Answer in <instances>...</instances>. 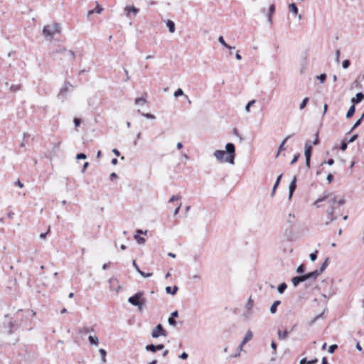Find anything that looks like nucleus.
<instances>
[{
    "instance_id": "1",
    "label": "nucleus",
    "mask_w": 364,
    "mask_h": 364,
    "mask_svg": "<svg viewBox=\"0 0 364 364\" xmlns=\"http://www.w3.org/2000/svg\"><path fill=\"white\" fill-rule=\"evenodd\" d=\"M213 156L220 162H226L233 165L235 158V146L232 143H228L225 145V151L216 150L213 153Z\"/></svg>"
},
{
    "instance_id": "2",
    "label": "nucleus",
    "mask_w": 364,
    "mask_h": 364,
    "mask_svg": "<svg viewBox=\"0 0 364 364\" xmlns=\"http://www.w3.org/2000/svg\"><path fill=\"white\" fill-rule=\"evenodd\" d=\"M328 209L327 210V217L328 220L326 222V225H328L332 221L337 219L338 216L334 215L335 210L341 205H343L345 203L344 198H341L340 200L336 199V196L330 193V197L328 198Z\"/></svg>"
},
{
    "instance_id": "3",
    "label": "nucleus",
    "mask_w": 364,
    "mask_h": 364,
    "mask_svg": "<svg viewBox=\"0 0 364 364\" xmlns=\"http://www.w3.org/2000/svg\"><path fill=\"white\" fill-rule=\"evenodd\" d=\"M144 291H138L134 296L128 299V302L134 306H137L139 311H142L146 299L144 297Z\"/></svg>"
},
{
    "instance_id": "4",
    "label": "nucleus",
    "mask_w": 364,
    "mask_h": 364,
    "mask_svg": "<svg viewBox=\"0 0 364 364\" xmlns=\"http://www.w3.org/2000/svg\"><path fill=\"white\" fill-rule=\"evenodd\" d=\"M60 33V26L57 23L45 26L43 29V34L46 37H53L55 34Z\"/></svg>"
},
{
    "instance_id": "5",
    "label": "nucleus",
    "mask_w": 364,
    "mask_h": 364,
    "mask_svg": "<svg viewBox=\"0 0 364 364\" xmlns=\"http://www.w3.org/2000/svg\"><path fill=\"white\" fill-rule=\"evenodd\" d=\"M72 90V84L69 82H65L60 90V92L58 95V98L61 101H63L67 97L68 93L71 92Z\"/></svg>"
},
{
    "instance_id": "6",
    "label": "nucleus",
    "mask_w": 364,
    "mask_h": 364,
    "mask_svg": "<svg viewBox=\"0 0 364 364\" xmlns=\"http://www.w3.org/2000/svg\"><path fill=\"white\" fill-rule=\"evenodd\" d=\"M254 301L250 299L245 306V311L242 316L245 320H250L254 314Z\"/></svg>"
},
{
    "instance_id": "7",
    "label": "nucleus",
    "mask_w": 364,
    "mask_h": 364,
    "mask_svg": "<svg viewBox=\"0 0 364 364\" xmlns=\"http://www.w3.org/2000/svg\"><path fill=\"white\" fill-rule=\"evenodd\" d=\"M311 279H314V277L311 276V272H309V273H307V274H304V275H301V276H297V277H293L291 279V282H292L294 287H296L301 282H304L306 280Z\"/></svg>"
},
{
    "instance_id": "8",
    "label": "nucleus",
    "mask_w": 364,
    "mask_h": 364,
    "mask_svg": "<svg viewBox=\"0 0 364 364\" xmlns=\"http://www.w3.org/2000/svg\"><path fill=\"white\" fill-rule=\"evenodd\" d=\"M160 336H166V331L162 325L159 323L152 330L151 336L153 338H158Z\"/></svg>"
},
{
    "instance_id": "9",
    "label": "nucleus",
    "mask_w": 364,
    "mask_h": 364,
    "mask_svg": "<svg viewBox=\"0 0 364 364\" xmlns=\"http://www.w3.org/2000/svg\"><path fill=\"white\" fill-rule=\"evenodd\" d=\"M328 264V258H326L319 269H316L311 272V276L314 277V279H316L326 269Z\"/></svg>"
},
{
    "instance_id": "10",
    "label": "nucleus",
    "mask_w": 364,
    "mask_h": 364,
    "mask_svg": "<svg viewBox=\"0 0 364 364\" xmlns=\"http://www.w3.org/2000/svg\"><path fill=\"white\" fill-rule=\"evenodd\" d=\"M60 50L63 51V56L67 58L69 61H73L75 58V53L71 50H67L65 48H60Z\"/></svg>"
},
{
    "instance_id": "11",
    "label": "nucleus",
    "mask_w": 364,
    "mask_h": 364,
    "mask_svg": "<svg viewBox=\"0 0 364 364\" xmlns=\"http://www.w3.org/2000/svg\"><path fill=\"white\" fill-rule=\"evenodd\" d=\"M252 337H253V334H252V331L250 330L247 331L245 336L244 337L242 341L241 342V343L240 344V346L238 347V349L240 350V351L242 350V348H243L244 345L246 343H247L248 341H250V340H252Z\"/></svg>"
},
{
    "instance_id": "12",
    "label": "nucleus",
    "mask_w": 364,
    "mask_h": 364,
    "mask_svg": "<svg viewBox=\"0 0 364 364\" xmlns=\"http://www.w3.org/2000/svg\"><path fill=\"white\" fill-rule=\"evenodd\" d=\"M296 188V178L294 176L289 186V200L291 199L294 192Z\"/></svg>"
},
{
    "instance_id": "13",
    "label": "nucleus",
    "mask_w": 364,
    "mask_h": 364,
    "mask_svg": "<svg viewBox=\"0 0 364 364\" xmlns=\"http://www.w3.org/2000/svg\"><path fill=\"white\" fill-rule=\"evenodd\" d=\"M136 233V234L134 235V239L136 240V242L140 245L144 244V242L146 241L144 237H140L139 235H141V234L146 235L147 230H145L144 232L141 230H137Z\"/></svg>"
},
{
    "instance_id": "14",
    "label": "nucleus",
    "mask_w": 364,
    "mask_h": 364,
    "mask_svg": "<svg viewBox=\"0 0 364 364\" xmlns=\"http://www.w3.org/2000/svg\"><path fill=\"white\" fill-rule=\"evenodd\" d=\"M286 223L289 228H292L295 225V215L294 213H289L286 218Z\"/></svg>"
},
{
    "instance_id": "15",
    "label": "nucleus",
    "mask_w": 364,
    "mask_h": 364,
    "mask_svg": "<svg viewBox=\"0 0 364 364\" xmlns=\"http://www.w3.org/2000/svg\"><path fill=\"white\" fill-rule=\"evenodd\" d=\"M329 197H330V193H328V192L323 193L322 196H321L319 198H318L314 202V205H316L317 208H320L319 203L323 202V201L327 200Z\"/></svg>"
},
{
    "instance_id": "16",
    "label": "nucleus",
    "mask_w": 364,
    "mask_h": 364,
    "mask_svg": "<svg viewBox=\"0 0 364 364\" xmlns=\"http://www.w3.org/2000/svg\"><path fill=\"white\" fill-rule=\"evenodd\" d=\"M124 10L127 11V16L129 17L130 14L132 13L134 15L137 14L139 12V9L134 7V6H127L124 8Z\"/></svg>"
},
{
    "instance_id": "17",
    "label": "nucleus",
    "mask_w": 364,
    "mask_h": 364,
    "mask_svg": "<svg viewBox=\"0 0 364 364\" xmlns=\"http://www.w3.org/2000/svg\"><path fill=\"white\" fill-rule=\"evenodd\" d=\"M274 11H275V6H274V4H271L269 6L268 13L267 14V21L269 23H272V16L274 13Z\"/></svg>"
},
{
    "instance_id": "18",
    "label": "nucleus",
    "mask_w": 364,
    "mask_h": 364,
    "mask_svg": "<svg viewBox=\"0 0 364 364\" xmlns=\"http://www.w3.org/2000/svg\"><path fill=\"white\" fill-rule=\"evenodd\" d=\"M364 99V95L362 92H358L356 94L355 97L351 99V102L353 104L360 103Z\"/></svg>"
},
{
    "instance_id": "19",
    "label": "nucleus",
    "mask_w": 364,
    "mask_h": 364,
    "mask_svg": "<svg viewBox=\"0 0 364 364\" xmlns=\"http://www.w3.org/2000/svg\"><path fill=\"white\" fill-rule=\"evenodd\" d=\"M311 151H312V145L306 143L305 144V150H304V154L306 158H311Z\"/></svg>"
},
{
    "instance_id": "20",
    "label": "nucleus",
    "mask_w": 364,
    "mask_h": 364,
    "mask_svg": "<svg viewBox=\"0 0 364 364\" xmlns=\"http://www.w3.org/2000/svg\"><path fill=\"white\" fill-rule=\"evenodd\" d=\"M291 135H289L287 136L283 141L281 143L280 146H279V149H278V152L276 155V157H278L279 155V153L282 151H284L286 149V147L284 146V144L285 143L287 142V141L291 137Z\"/></svg>"
},
{
    "instance_id": "21",
    "label": "nucleus",
    "mask_w": 364,
    "mask_h": 364,
    "mask_svg": "<svg viewBox=\"0 0 364 364\" xmlns=\"http://www.w3.org/2000/svg\"><path fill=\"white\" fill-rule=\"evenodd\" d=\"M109 284H110V289L112 291H115L116 292H119V289H121V287L120 286H117V287H115L114 286V283H117V279H109Z\"/></svg>"
},
{
    "instance_id": "22",
    "label": "nucleus",
    "mask_w": 364,
    "mask_h": 364,
    "mask_svg": "<svg viewBox=\"0 0 364 364\" xmlns=\"http://www.w3.org/2000/svg\"><path fill=\"white\" fill-rule=\"evenodd\" d=\"M166 26L168 28V31L171 33H173L175 32L176 28H175V23L171 20H168L166 21Z\"/></svg>"
},
{
    "instance_id": "23",
    "label": "nucleus",
    "mask_w": 364,
    "mask_h": 364,
    "mask_svg": "<svg viewBox=\"0 0 364 364\" xmlns=\"http://www.w3.org/2000/svg\"><path fill=\"white\" fill-rule=\"evenodd\" d=\"M277 335H278L279 339L285 340L289 336V331H282L281 330H278Z\"/></svg>"
},
{
    "instance_id": "24",
    "label": "nucleus",
    "mask_w": 364,
    "mask_h": 364,
    "mask_svg": "<svg viewBox=\"0 0 364 364\" xmlns=\"http://www.w3.org/2000/svg\"><path fill=\"white\" fill-rule=\"evenodd\" d=\"M166 292L168 294L175 295L178 291V287L174 286L173 289L171 287H166Z\"/></svg>"
},
{
    "instance_id": "25",
    "label": "nucleus",
    "mask_w": 364,
    "mask_h": 364,
    "mask_svg": "<svg viewBox=\"0 0 364 364\" xmlns=\"http://www.w3.org/2000/svg\"><path fill=\"white\" fill-rule=\"evenodd\" d=\"M281 304V301L279 300L274 301L270 307L271 314H274L277 312V306Z\"/></svg>"
},
{
    "instance_id": "26",
    "label": "nucleus",
    "mask_w": 364,
    "mask_h": 364,
    "mask_svg": "<svg viewBox=\"0 0 364 364\" xmlns=\"http://www.w3.org/2000/svg\"><path fill=\"white\" fill-rule=\"evenodd\" d=\"M88 340L92 345L97 346L99 343L98 338L96 336H89Z\"/></svg>"
},
{
    "instance_id": "27",
    "label": "nucleus",
    "mask_w": 364,
    "mask_h": 364,
    "mask_svg": "<svg viewBox=\"0 0 364 364\" xmlns=\"http://www.w3.org/2000/svg\"><path fill=\"white\" fill-rule=\"evenodd\" d=\"M218 42H219L222 46H223L225 48H228V49H230H230H233V48H235V47H232V46H229V45H228V44L226 43V42L225 41V40H224L223 37V36H219V38H218Z\"/></svg>"
},
{
    "instance_id": "28",
    "label": "nucleus",
    "mask_w": 364,
    "mask_h": 364,
    "mask_svg": "<svg viewBox=\"0 0 364 364\" xmlns=\"http://www.w3.org/2000/svg\"><path fill=\"white\" fill-rule=\"evenodd\" d=\"M289 11L295 15L298 14V8L294 3H291L289 5Z\"/></svg>"
},
{
    "instance_id": "29",
    "label": "nucleus",
    "mask_w": 364,
    "mask_h": 364,
    "mask_svg": "<svg viewBox=\"0 0 364 364\" xmlns=\"http://www.w3.org/2000/svg\"><path fill=\"white\" fill-rule=\"evenodd\" d=\"M355 111V105H352L349 107V109H348V112H347V113H346V117H347V118H350V117L354 114Z\"/></svg>"
},
{
    "instance_id": "30",
    "label": "nucleus",
    "mask_w": 364,
    "mask_h": 364,
    "mask_svg": "<svg viewBox=\"0 0 364 364\" xmlns=\"http://www.w3.org/2000/svg\"><path fill=\"white\" fill-rule=\"evenodd\" d=\"M287 285L286 283H282L277 287V291L279 294H283L284 291L287 289Z\"/></svg>"
},
{
    "instance_id": "31",
    "label": "nucleus",
    "mask_w": 364,
    "mask_h": 364,
    "mask_svg": "<svg viewBox=\"0 0 364 364\" xmlns=\"http://www.w3.org/2000/svg\"><path fill=\"white\" fill-rule=\"evenodd\" d=\"M99 353L101 355V358H102V363H106L107 362V360H106V355H107V352L105 349L103 348H100L99 350Z\"/></svg>"
},
{
    "instance_id": "32",
    "label": "nucleus",
    "mask_w": 364,
    "mask_h": 364,
    "mask_svg": "<svg viewBox=\"0 0 364 364\" xmlns=\"http://www.w3.org/2000/svg\"><path fill=\"white\" fill-rule=\"evenodd\" d=\"M146 103V100L144 97H138L135 99V104L138 105H144Z\"/></svg>"
},
{
    "instance_id": "33",
    "label": "nucleus",
    "mask_w": 364,
    "mask_h": 364,
    "mask_svg": "<svg viewBox=\"0 0 364 364\" xmlns=\"http://www.w3.org/2000/svg\"><path fill=\"white\" fill-rule=\"evenodd\" d=\"M256 102V100H252L251 101H250L245 106V112L247 113H249L250 112V107Z\"/></svg>"
},
{
    "instance_id": "34",
    "label": "nucleus",
    "mask_w": 364,
    "mask_h": 364,
    "mask_svg": "<svg viewBox=\"0 0 364 364\" xmlns=\"http://www.w3.org/2000/svg\"><path fill=\"white\" fill-rule=\"evenodd\" d=\"M146 350L147 351H151V352H156L157 350H156V346L154 345V344H149V345H147L146 347H145Z\"/></svg>"
},
{
    "instance_id": "35",
    "label": "nucleus",
    "mask_w": 364,
    "mask_h": 364,
    "mask_svg": "<svg viewBox=\"0 0 364 364\" xmlns=\"http://www.w3.org/2000/svg\"><path fill=\"white\" fill-rule=\"evenodd\" d=\"M183 95H184V93H183V90H182V89H181V88L177 89V90L174 92V93H173V96H174L175 97H180V96H183Z\"/></svg>"
},
{
    "instance_id": "36",
    "label": "nucleus",
    "mask_w": 364,
    "mask_h": 364,
    "mask_svg": "<svg viewBox=\"0 0 364 364\" xmlns=\"http://www.w3.org/2000/svg\"><path fill=\"white\" fill-rule=\"evenodd\" d=\"M309 102V97H305V98L302 100L301 103L300 104V105H299V109H300L301 110H302L303 109H304V108H305V107L306 106V104H307V102Z\"/></svg>"
},
{
    "instance_id": "37",
    "label": "nucleus",
    "mask_w": 364,
    "mask_h": 364,
    "mask_svg": "<svg viewBox=\"0 0 364 364\" xmlns=\"http://www.w3.org/2000/svg\"><path fill=\"white\" fill-rule=\"evenodd\" d=\"M316 78L321 82L323 83L326 79V74H321L319 75L316 76Z\"/></svg>"
},
{
    "instance_id": "38",
    "label": "nucleus",
    "mask_w": 364,
    "mask_h": 364,
    "mask_svg": "<svg viewBox=\"0 0 364 364\" xmlns=\"http://www.w3.org/2000/svg\"><path fill=\"white\" fill-rule=\"evenodd\" d=\"M168 323L170 326L175 327L177 324L176 320L173 318L169 317L168 318Z\"/></svg>"
},
{
    "instance_id": "39",
    "label": "nucleus",
    "mask_w": 364,
    "mask_h": 364,
    "mask_svg": "<svg viewBox=\"0 0 364 364\" xmlns=\"http://www.w3.org/2000/svg\"><path fill=\"white\" fill-rule=\"evenodd\" d=\"M305 271V266L304 264H300L297 269L296 272L299 274H301Z\"/></svg>"
},
{
    "instance_id": "40",
    "label": "nucleus",
    "mask_w": 364,
    "mask_h": 364,
    "mask_svg": "<svg viewBox=\"0 0 364 364\" xmlns=\"http://www.w3.org/2000/svg\"><path fill=\"white\" fill-rule=\"evenodd\" d=\"M142 116L149 119H154L156 118L154 114L149 113H143Z\"/></svg>"
},
{
    "instance_id": "41",
    "label": "nucleus",
    "mask_w": 364,
    "mask_h": 364,
    "mask_svg": "<svg viewBox=\"0 0 364 364\" xmlns=\"http://www.w3.org/2000/svg\"><path fill=\"white\" fill-rule=\"evenodd\" d=\"M350 60H345L343 63H342V67L344 69H347L349 66H350Z\"/></svg>"
},
{
    "instance_id": "42",
    "label": "nucleus",
    "mask_w": 364,
    "mask_h": 364,
    "mask_svg": "<svg viewBox=\"0 0 364 364\" xmlns=\"http://www.w3.org/2000/svg\"><path fill=\"white\" fill-rule=\"evenodd\" d=\"M93 11H95V13L100 14L103 11V8L97 4L96 8Z\"/></svg>"
},
{
    "instance_id": "43",
    "label": "nucleus",
    "mask_w": 364,
    "mask_h": 364,
    "mask_svg": "<svg viewBox=\"0 0 364 364\" xmlns=\"http://www.w3.org/2000/svg\"><path fill=\"white\" fill-rule=\"evenodd\" d=\"M361 123V119H358L355 123L354 124V125L353 126V127L351 128V129L350 130V132H352L353 130H354L356 127H358Z\"/></svg>"
},
{
    "instance_id": "44",
    "label": "nucleus",
    "mask_w": 364,
    "mask_h": 364,
    "mask_svg": "<svg viewBox=\"0 0 364 364\" xmlns=\"http://www.w3.org/2000/svg\"><path fill=\"white\" fill-rule=\"evenodd\" d=\"M347 147H348V143L345 141H343L341 144V147H340L342 151H345V150H346Z\"/></svg>"
},
{
    "instance_id": "45",
    "label": "nucleus",
    "mask_w": 364,
    "mask_h": 364,
    "mask_svg": "<svg viewBox=\"0 0 364 364\" xmlns=\"http://www.w3.org/2000/svg\"><path fill=\"white\" fill-rule=\"evenodd\" d=\"M337 348H338L337 345H336V344L331 345L329 346L328 352L330 353H333Z\"/></svg>"
},
{
    "instance_id": "46",
    "label": "nucleus",
    "mask_w": 364,
    "mask_h": 364,
    "mask_svg": "<svg viewBox=\"0 0 364 364\" xmlns=\"http://www.w3.org/2000/svg\"><path fill=\"white\" fill-rule=\"evenodd\" d=\"M324 164H327L329 166H332L334 164V160L333 159H330L327 161H323L321 164V166H323Z\"/></svg>"
},
{
    "instance_id": "47",
    "label": "nucleus",
    "mask_w": 364,
    "mask_h": 364,
    "mask_svg": "<svg viewBox=\"0 0 364 364\" xmlns=\"http://www.w3.org/2000/svg\"><path fill=\"white\" fill-rule=\"evenodd\" d=\"M86 158H87L86 154H85L83 153L77 154L76 156L77 159H85Z\"/></svg>"
},
{
    "instance_id": "48",
    "label": "nucleus",
    "mask_w": 364,
    "mask_h": 364,
    "mask_svg": "<svg viewBox=\"0 0 364 364\" xmlns=\"http://www.w3.org/2000/svg\"><path fill=\"white\" fill-rule=\"evenodd\" d=\"M20 89V87L17 85H12L11 87H10V90L13 91V92H16L18 91V90Z\"/></svg>"
},
{
    "instance_id": "49",
    "label": "nucleus",
    "mask_w": 364,
    "mask_h": 364,
    "mask_svg": "<svg viewBox=\"0 0 364 364\" xmlns=\"http://www.w3.org/2000/svg\"><path fill=\"white\" fill-rule=\"evenodd\" d=\"M139 274L143 277H150L153 274L152 273H145L142 271H141Z\"/></svg>"
},
{
    "instance_id": "50",
    "label": "nucleus",
    "mask_w": 364,
    "mask_h": 364,
    "mask_svg": "<svg viewBox=\"0 0 364 364\" xmlns=\"http://www.w3.org/2000/svg\"><path fill=\"white\" fill-rule=\"evenodd\" d=\"M299 156H300V154H296V155H294V158H293V159L291 160V163H290V164H295V163L298 161V159H299Z\"/></svg>"
},
{
    "instance_id": "51",
    "label": "nucleus",
    "mask_w": 364,
    "mask_h": 364,
    "mask_svg": "<svg viewBox=\"0 0 364 364\" xmlns=\"http://www.w3.org/2000/svg\"><path fill=\"white\" fill-rule=\"evenodd\" d=\"M191 278H192V279L197 281V282H199L201 279V277L200 274H193V275H192Z\"/></svg>"
},
{
    "instance_id": "52",
    "label": "nucleus",
    "mask_w": 364,
    "mask_h": 364,
    "mask_svg": "<svg viewBox=\"0 0 364 364\" xmlns=\"http://www.w3.org/2000/svg\"><path fill=\"white\" fill-rule=\"evenodd\" d=\"M132 265L133 267H134V269H136V271L139 273L141 270L139 269V266L136 264V262L135 260H133L132 261Z\"/></svg>"
},
{
    "instance_id": "53",
    "label": "nucleus",
    "mask_w": 364,
    "mask_h": 364,
    "mask_svg": "<svg viewBox=\"0 0 364 364\" xmlns=\"http://www.w3.org/2000/svg\"><path fill=\"white\" fill-rule=\"evenodd\" d=\"M340 53H340V50H337L336 51V58H335V60H336V62L337 63H339V61H340Z\"/></svg>"
},
{
    "instance_id": "54",
    "label": "nucleus",
    "mask_w": 364,
    "mask_h": 364,
    "mask_svg": "<svg viewBox=\"0 0 364 364\" xmlns=\"http://www.w3.org/2000/svg\"><path fill=\"white\" fill-rule=\"evenodd\" d=\"M309 257L311 261H313V262L315 261L317 258L316 252L311 253L309 255Z\"/></svg>"
},
{
    "instance_id": "55",
    "label": "nucleus",
    "mask_w": 364,
    "mask_h": 364,
    "mask_svg": "<svg viewBox=\"0 0 364 364\" xmlns=\"http://www.w3.org/2000/svg\"><path fill=\"white\" fill-rule=\"evenodd\" d=\"M358 138V134L353 135L348 140V143H353Z\"/></svg>"
},
{
    "instance_id": "56",
    "label": "nucleus",
    "mask_w": 364,
    "mask_h": 364,
    "mask_svg": "<svg viewBox=\"0 0 364 364\" xmlns=\"http://www.w3.org/2000/svg\"><path fill=\"white\" fill-rule=\"evenodd\" d=\"M180 198H181V197H180V196H173L170 198L169 202H170V203H172V202H174V201H176V200H179Z\"/></svg>"
},
{
    "instance_id": "57",
    "label": "nucleus",
    "mask_w": 364,
    "mask_h": 364,
    "mask_svg": "<svg viewBox=\"0 0 364 364\" xmlns=\"http://www.w3.org/2000/svg\"><path fill=\"white\" fill-rule=\"evenodd\" d=\"M188 357V355L186 352H183L180 355L179 358L183 360L187 359Z\"/></svg>"
},
{
    "instance_id": "58",
    "label": "nucleus",
    "mask_w": 364,
    "mask_h": 364,
    "mask_svg": "<svg viewBox=\"0 0 364 364\" xmlns=\"http://www.w3.org/2000/svg\"><path fill=\"white\" fill-rule=\"evenodd\" d=\"M271 347L273 349V354H275L277 350V344L274 341L272 342Z\"/></svg>"
},
{
    "instance_id": "59",
    "label": "nucleus",
    "mask_w": 364,
    "mask_h": 364,
    "mask_svg": "<svg viewBox=\"0 0 364 364\" xmlns=\"http://www.w3.org/2000/svg\"><path fill=\"white\" fill-rule=\"evenodd\" d=\"M326 180L328 183H331L333 180V176L331 173H329L326 177Z\"/></svg>"
},
{
    "instance_id": "60",
    "label": "nucleus",
    "mask_w": 364,
    "mask_h": 364,
    "mask_svg": "<svg viewBox=\"0 0 364 364\" xmlns=\"http://www.w3.org/2000/svg\"><path fill=\"white\" fill-rule=\"evenodd\" d=\"M80 119H78V118H75L74 119V124H75V127L77 128V127L80 126Z\"/></svg>"
},
{
    "instance_id": "61",
    "label": "nucleus",
    "mask_w": 364,
    "mask_h": 364,
    "mask_svg": "<svg viewBox=\"0 0 364 364\" xmlns=\"http://www.w3.org/2000/svg\"><path fill=\"white\" fill-rule=\"evenodd\" d=\"M318 143H319V140H318V132H317V133L316 134V138H315L314 141H313V144H314V145H317Z\"/></svg>"
},
{
    "instance_id": "62",
    "label": "nucleus",
    "mask_w": 364,
    "mask_h": 364,
    "mask_svg": "<svg viewBox=\"0 0 364 364\" xmlns=\"http://www.w3.org/2000/svg\"><path fill=\"white\" fill-rule=\"evenodd\" d=\"M181 207V203H179L178 205L177 206V208L175 209V210L173 212V215H176L178 213Z\"/></svg>"
},
{
    "instance_id": "63",
    "label": "nucleus",
    "mask_w": 364,
    "mask_h": 364,
    "mask_svg": "<svg viewBox=\"0 0 364 364\" xmlns=\"http://www.w3.org/2000/svg\"><path fill=\"white\" fill-rule=\"evenodd\" d=\"M178 311H173V312L171 313V316H170V317H171V318H174L178 317Z\"/></svg>"
},
{
    "instance_id": "64",
    "label": "nucleus",
    "mask_w": 364,
    "mask_h": 364,
    "mask_svg": "<svg viewBox=\"0 0 364 364\" xmlns=\"http://www.w3.org/2000/svg\"><path fill=\"white\" fill-rule=\"evenodd\" d=\"M49 231H50V228H48V232H47L41 233V234L40 235V238H41V239H42V240L46 239V235H47V234H48V232Z\"/></svg>"
}]
</instances>
